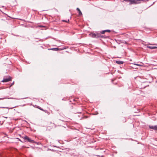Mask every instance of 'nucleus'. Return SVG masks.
Listing matches in <instances>:
<instances>
[{"label": "nucleus", "instance_id": "nucleus-12", "mask_svg": "<svg viewBox=\"0 0 157 157\" xmlns=\"http://www.w3.org/2000/svg\"><path fill=\"white\" fill-rule=\"evenodd\" d=\"M149 0H140V2L141 1H143V2H147L149 1Z\"/></svg>", "mask_w": 157, "mask_h": 157}, {"label": "nucleus", "instance_id": "nucleus-4", "mask_svg": "<svg viewBox=\"0 0 157 157\" xmlns=\"http://www.w3.org/2000/svg\"><path fill=\"white\" fill-rule=\"evenodd\" d=\"M11 80V78L10 76H9L7 78H4L2 82H9Z\"/></svg>", "mask_w": 157, "mask_h": 157}, {"label": "nucleus", "instance_id": "nucleus-9", "mask_svg": "<svg viewBox=\"0 0 157 157\" xmlns=\"http://www.w3.org/2000/svg\"><path fill=\"white\" fill-rule=\"evenodd\" d=\"M116 63L119 64L121 65L124 63V62L122 61L118 60L116 61Z\"/></svg>", "mask_w": 157, "mask_h": 157}, {"label": "nucleus", "instance_id": "nucleus-19", "mask_svg": "<svg viewBox=\"0 0 157 157\" xmlns=\"http://www.w3.org/2000/svg\"><path fill=\"white\" fill-rule=\"evenodd\" d=\"M124 1L127 2H129V1H128V0H124Z\"/></svg>", "mask_w": 157, "mask_h": 157}, {"label": "nucleus", "instance_id": "nucleus-2", "mask_svg": "<svg viewBox=\"0 0 157 157\" xmlns=\"http://www.w3.org/2000/svg\"><path fill=\"white\" fill-rule=\"evenodd\" d=\"M22 138L25 140H26V141H25V142L27 141L32 144H37L36 142H35L34 140H32L31 138H29L27 136H25L22 137Z\"/></svg>", "mask_w": 157, "mask_h": 157}, {"label": "nucleus", "instance_id": "nucleus-5", "mask_svg": "<svg viewBox=\"0 0 157 157\" xmlns=\"http://www.w3.org/2000/svg\"><path fill=\"white\" fill-rule=\"evenodd\" d=\"M111 30L109 29H106L101 31L100 32L101 34H104L105 32L110 33Z\"/></svg>", "mask_w": 157, "mask_h": 157}, {"label": "nucleus", "instance_id": "nucleus-11", "mask_svg": "<svg viewBox=\"0 0 157 157\" xmlns=\"http://www.w3.org/2000/svg\"><path fill=\"white\" fill-rule=\"evenodd\" d=\"M48 50H52L55 51H57L59 49L58 48H52L48 49Z\"/></svg>", "mask_w": 157, "mask_h": 157}, {"label": "nucleus", "instance_id": "nucleus-20", "mask_svg": "<svg viewBox=\"0 0 157 157\" xmlns=\"http://www.w3.org/2000/svg\"><path fill=\"white\" fill-rule=\"evenodd\" d=\"M63 21H64V22H67V21H65V20H63Z\"/></svg>", "mask_w": 157, "mask_h": 157}, {"label": "nucleus", "instance_id": "nucleus-22", "mask_svg": "<svg viewBox=\"0 0 157 157\" xmlns=\"http://www.w3.org/2000/svg\"><path fill=\"white\" fill-rule=\"evenodd\" d=\"M78 113H81V112H78Z\"/></svg>", "mask_w": 157, "mask_h": 157}, {"label": "nucleus", "instance_id": "nucleus-8", "mask_svg": "<svg viewBox=\"0 0 157 157\" xmlns=\"http://www.w3.org/2000/svg\"><path fill=\"white\" fill-rule=\"evenodd\" d=\"M147 48H149V49H156L157 48V47H156V46H147Z\"/></svg>", "mask_w": 157, "mask_h": 157}, {"label": "nucleus", "instance_id": "nucleus-7", "mask_svg": "<svg viewBox=\"0 0 157 157\" xmlns=\"http://www.w3.org/2000/svg\"><path fill=\"white\" fill-rule=\"evenodd\" d=\"M141 64H137V63H133V64L134 65H136L139 67H143L144 66V64L142 62H140Z\"/></svg>", "mask_w": 157, "mask_h": 157}, {"label": "nucleus", "instance_id": "nucleus-16", "mask_svg": "<svg viewBox=\"0 0 157 157\" xmlns=\"http://www.w3.org/2000/svg\"><path fill=\"white\" fill-rule=\"evenodd\" d=\"M6 98H0V100H3V99H4Z\"/></svg>", "mask_w": 157, "mask_h": 157}, {"label": "nucleus", "instance_id": "nucleus-10", "mask_svg": "<svg viewBox=\"0 0 157 157\" xmlns=\"http://www.w3.org/2000/svg\"><path fill=\"white\" fill-rule=\"evenodd\" d=\"M76 10L78 12L79 15L80 16L82 15V13L79 8H77Z\"/></svg>", "mask_w": 157, "mask_h": 157}, {"label": "nucleus", "instance_id": "nucleus-18", "mask_svg": "<svg viewBox=\"0 0 157 157\" xmlns=\"http://www.w3.org/2000/svg\"><path fill=\"white\" fill-rule=\"evenodd\" d=\"M150 45H157V44H150Z\"/></svg>", "mask_w": 157, "mask_h": 157}, {"label": "nucleus", "instance_id": "nucleus-13", "mask_svg": "<svg viewBox=\"0 0 157 157\" xmlns=\"http://www.w3.org/2000/svg\"><path fill=\"white\" fill-rule=\"evenodd\" d=\"M122 43L126 44H128L127 42L126 41H123V42Z\"/></svg>", "mask_w": 157, "mask_h": 157}, {"label": "nucleus", "instance_id": "nucleus-3", "mask_svg": "<svg viewBox=\"0 0 157 157\" xmlns=\"http://www.w3.org/2000/svg\"><path fill=\"white\" fill-rule=\"evenodd\" d=\"M129 5L136 4L141 3L140 0H128Z\"/></svg>", "mask_w": 157, "mask_h": 157}, {"label": "nucleus", "instance_id": "nucleus-1", "mask_svg": "<svg viewBox=\"0 0 157 157\" xmlns=\"http://www.w3.org/2000/svg\"><path fill=\"white\" fill-rule=\"evenodd\" d=\"M89 35L90 36L94 38H107V36L105 35H102L100 33H98V32H95V33H91Z\"/></svg>", "mask_w": 157, "mask_h": 157}, {"label": "nucleus", "instance_id": "nucleus-17", "mask_svg": "<svg viewBox=\"0 0 157 157\" xmlns=\"http://www.w3.org/2000/svg\"><path fill=\"white\" fill-rule=\"evenodd\" d=\"M39 109H40V110H42V111H44L43 109H42V108H38Z\"/></svg>", "mask_w": 157, "mask_h": 157}, {"label": "nucleus", "instance_id": "nucleus-15", "mask_svg": "<svg viewBox=\"0 0 157 157\" xmlns=\"http://www.w3.org/2000/svg\"><path fill=\"white\" fill-rule=\"evenodd\" d=\"M14 84V82H13L10 85V87H11Z\"/></svg>", "mask_w": 157, "mask_h": 157}, {"label": "nucleus", "instance_id": "nucleus-6", "mask_svg": "<svg viewBox=\"0 0 157 157\" xmlns=\"http://www.w3.org/2000/svg\"><path fill=\"white\" fill-rule=\"evenodd\" d=\"M149 128H150L153 129L155 131H157V125H155L154 126H149Z\"/></svg>", "mask_w": 157, "mask_h": 157}, {"label": "nucleus", "instance_id": "nucleus-24", "mask_svg": "<svg viewBox=\"0 0 157 157\" xmlns=\"http://www.w3.org/2000/svg\"><path fill=\"white\" fill-rule=\"evenodd\" d=\"M54 147H57L56 146H54Z\"/></svg>", "mask_w": 157, "mask_h": 157}, {"label": "nucleus", "instance_id": "nucleus-23", "mask_svg": "<svg viewBox=\"0 0 157 157\" xmlns=\"http://www.w3.org/2000/svg\"><path fill=\"white\" fill-rule=\"evenodd\" d=\"M19 140H20V141H21V140H20V139H19Z\"/></svg>", "mask_w": 157, "mask_h": 157}, {"label": "nucleus", "instance_id": "nucleus-14", "mask_svg": "<svg viewBox=\"0 0 157 157\" xmlns=\"http://www.w3.org/2000/svg\"><path fill=\"white\" fill-rule=\"evenodd\" d=\"M6 108V109H9V108L7 107H0V108Z\"/></svg>", "mask_w": 157, "mask_h": 157}, {"label": "nucleus", "instance_id": "nucleus-21", "mask_svg": "<svg viewBox=\"0 0 157 157\" xmlns=\"http://www.w3.org/2000/svg\"><path fill=\"white\" fill-rule=\"evenodd\" d=\"M154 3H155V2H153V4L152 5H151V6Z\"/></svg>", "mask_w": 157, "mask_h": 157}]
</instances>
